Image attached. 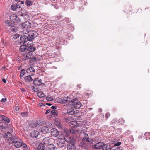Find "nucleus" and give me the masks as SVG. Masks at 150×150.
<instances>
[{"label":"nucleus","instance_id":"f257e3e1","mask_svg":"<svg viewBox=\"0 0 150 150\" xmlns=\"http://www.w3.org/2000/svg\"><path fill=\"white\" fill-rule=\"evenodd\" d=\"M82 129L81 127L75 129L71 128L70 129V132L71 134L76 136L79 134V137L82 139L83 142H89V141L88 134L84 132H81Z\"/></svg>","mask_w":150,"mask_h":150},{"label":"nucleus","instance_id":"f03ea898","mask_svg":"<svg viewBox=\"0 0 150 150\" xmlns=\"http://www.w3.org/2000/svg\"><path fill=\"white\" fill-rule=\"evenodd\" d=\"M12 143L14 144V146L16 148H19L22 146V140L16 137H14Z\"/></svg>","mask_w":150,"mask_h":150},{"label":"nucleus","instance_id":"7ed1b4c3","mask_svg":"<svg viewBox=\"0 0 150 150\" xmlns=\"http://www.w3.org/2000/svg\"><path fill=\"white\" fill-rule=\"evenodd\" d=\"M38 35L37 32L35 31H30L28 32V35L27 36V40L29 41L34 39Z\"/></svg>","mask_w":150,"mask_h":150},{"label":"nucleus","instance_id":"20e7f679","mask_svg":"<svg viewBox=\"0 0 150 150\" xmlns=\"http://www.w3.org/2000/svg\"><path fill=\"white\" fill-rule=\"evenodd\" d=\"M27 44V49L28 51L33 52L35 50V47L33 46V42L31 41H29Z\"/></svg>","mask_w":150,"mask_h":150},{"label":"nucleus","instance_id":"39448f33","mask_svg":"<svg viewBox=\"0 0 150 150\" xmlns=\"http://www.w3.org/2000/svg\"><path fill=\"white\" fill-rule=\"evenodd\" d=\"M45 124L46 122L45 121L42 120H38L36 121L35 123H34L32 126V127H39L42 125H44Z\"/></svg>","mask_w":150,"mask_h":150},{"label":"nucleus","instance_id":"423d86ee","mask_svg":"<svg viewBox=\"0 0 150 150\" xmlns=\"http://www.w3.org/2000/svg\"><path fill=\"white\" fill-rule=\"evenodd\" d=\"M103 145V143L102 142H98L94 145H92L93 148L96 149H102V146Z\"/></svg>","mask_w":150,"mask_h":150},{"label":"nucleus","instance_id":"0eeeda50","mask_svg":"<svg viewBox=\"0 0 150 150\" xmlns=\"http://www.w3.org/2000/svg\"><path fill=\"white\" fill-rule=\"evenodd\" d=\"M25 44L24 45H21L20 47V50L22 55H25L26 53L27 50V45Z\"/></svg>","mask_w":150,"mask_h":150},{"label":"nucleus","instance_id":"6e6552de","mask_svg":"<svg viewBox=\"0 0 150 150\" xmlns=\"http://www.w3.org/2000/svg\"><path fill=\"white\" fill-rule=\"evenodd\" d=\"M10 19L13 22H19L20 20L16 14H13L10 16Z\"/></svg>","mask_w":150,"mask_h":150},{"label":"nucleus","instance_id":"1a4fd4ad","mask_svg":"<svg viewBox=\"0 0 150 150\" xmlns=\"http://www.w3.org/2000/svg\"><path fill=\"white\" fill-rule=\"evenodd\" d=\"M64 139L62 138H59L57 141V145L60 148L63 147L64 144Z\"/></svg>","mask_w":150,"mask_h":150},{"label":"nucleus","instance_id":"9d476101","mask_svg":"<svg viewBox=\"0 0 150 150\" xmlns=\"http://www.w3.org/2000/svg\"><path fill=\"white\" fill-rule=\"evenodd\" d=\"M40 131L43 134H46L48 133L49 129L46 126H43L40 128L39 129Z\"/></svg>","mask_w":150,"mask_h":150},{"label":"nucleus","instance_id":"9b49d317","mask_svg":"<svg viewBox=\"0 0 150 150\" xmlns=\"http://www.w3.org/2000/svg\"><path fill=\"white\" fill-rule=\"evenodd\" d=\"M51 135L52 136L57 137L59 134V132L58 130L55 128H53L51 130Z\"/></svg>","mask_w":150,"mask_h":150},{"label":"nucleus","instance_id":"f8f14e48","mask_svg":"<svg viewBox=\"0 0 150 150\" xmlns=\"http://www.w3.org/2000/svg\"><path fill=\"white\" fill-rule=\"evenodd\" d=\"M20 39L21 41L22 42H24L25 45L26 44V43H27V42H29V40H27V37L24 35H21Z\"/></svg>","mask_w":150,"mask_h":150},{"label":"nucleus","instance_id":"ddd939ff","mask_svg":"<svg viewBox=\"0 0 150 150\" xmlns=\"http://www.w3.org/2000/svg\"><path fill=\"white\" fill-rule=\"evenodd\" d=\"M4 137L8 141H11L13 139V136L11 133L7 132L5 134Z\"/></svg>","mask_w":150,"mask_h":150},{"label":"nucleus","instance_id":"4468645a","mask_svg":"<svg viewBox=\"0 0 150 150\" xmlns=\"http://www.w3.org/2000/svg\"><path fill=\"white\" fill-rule=\"evenodd\" d=\"M62 130L63 132V134L64 135H65L66 137H67L69 136L70 133V129L69 130L65 127H63L62 129Z\"/></svg>","mask_w":150,"mask_h":150},{"label":"nucleus","instance_id":"2eb2a0df","mask_svg":"<svg viewBox=\"0 0 150 150\" xmlns=\"http://www.w3.org/2000/svg\"><path fill=\"white\" fill-rule=\"evenodd\" d=\"M22 26L23 28H29L31 26V23L29 21H26L22 24Z\"/></svg>","mask_w":150,"mask_h":150},{"label":"nucleus","instance_id":"dca6fc26","mask_svg":"<svg viewBox=\"0 0 150 150\" xmlns=\"http://www.w3.org/2000/svg\"><path fill=\"white\" fill-rule=\"evenodd\" d=\"M33 83L34 85L37 86L40 85L42 84L41 79L38 78H37L34 79Z\"/></svg>","mask_w":150,"mask_h":150},{"label":"nucleus","instance_id":"f3484780","mask_svg":"<svg viewBox=\"0 0 150 150\" xmlns=\"http://www.w3.org/2000/svg\"><path fill=\"white\" fill-rule=\"evenodd\" d=\"M67 148L68 150H75L76 149L75 144H68Z\"/></svg>","mask_w":150,"mask_h":150},{"label":"nucleus","instance_id":"a211bd4d","mask_svg":"<svg viewBox=\"0 0 150 150\" xmlns=\"http://www.w3.org/2000/svg\"><path fill=\"white\" fill-rule=\"evenodd\" d=\"M42 142L45 144H48L51 142V139L49 137H46L43 139Z\"/></svg>","mask_w":150,"mask_h":150},{"label":"nucleus","instance_id":"6ab92c4d","mask_svg":"<svg viewBox=\"0 0 150 150\" xmlns=\"http://www.w3.org/2000/svg\"><path fill=\"white\" fill-rule=\"evenodd\" d=\"M55 124L56 126L59 128H62V126L61 124L60 121L59 119H56L55 120Z\"/></svg>","mask_w":150,"mask_h":150},{"label":"nucleus","instance_id":"aec40b11","mask_svg":"<svg viewBox=\"0 0 150 150\" xmlns=\"http://www.w3.org/2000/svg\"><path fill=\"white\" fill-rule=\"evenodd\" d=\"M31 136L33 137L37 138L39 134V132L37 131H34L31 133Z\"/></svg>","mask_w":150,"mask_h":150},{"label":"nucleus","instance_id":"412c9836","mask_svg":"<svg viewBox=\"0 0 150 150\" xmlns=\"http://www.w3.org/2000/svg\"><path fill=\"white\" fill-rule=\"evenodd\" d=\"M72 105L74 107L76 108H79L81 106V104L80 102L76 101L75 103H73Z\"/></svg>","mask_w":150,"mask_h":150},{"label":"nucleus","instance_id":"4be33fe9","mask_svg":"<svg viewBox=\"0 0 150 150\" xmlns=\"http://www.w3.org/2000/svg\"><path fill=\"white\" fill-rule=\"evenodd\" d=\"M35 69L33 67H30L28 68L26 70L27 73H30L32 75H33V72L34 73L35 72Z\"/></svg>","mask_w":150,"mask_h":150},{"label":"nucleus","instance_id":"5701e85b","mask_svg":"<svg viewBox=\"0 0 150 150\" xmlns=\"http://www.w3.org/2000/svg\"><path fill=\"white\" fill-rule=\"evenodd\" d=\"M33 79L30 75L26 76L24 77V80L27 82H30L33 81Z\"/></svg>","mask_w":150,"mask_h":150},{"label":"nucleus","instance_id":"b1692460","mask_svg":"<svg viewBox=\"0 0 150 150\" xmlns=\"http://www.w3.org/2000/svg\"><path fill=\"white\" fill-rule=\"evenodd\" d=\"M48 150H57V148L53 144H50L48 146Z\"/></svg>","mask_w":150,"mask_h":150},{"label":"nucleus","instance_id":"393cba45","mask_svg":"<svg viewBox=\"0 0 150 150\" xmlns=\"http://www.w3.org/2000/svg\"><path fill=\"white\" fill-rule=\"evenodd\" d=\"M110 147L109 145L105 144L103 143V145L102 146V149L103 150H110Z\"/></svg>","mask_w":150,"mask_h":150},{"label":"nucleus","instance_id":"a878e982","mask_svg":"<svg viewBox=\"0 0 150 150\" xmlns=\"http://www.w3.org/2000/svg\"><path fill=\"white\" fill-rule=\"evenodd\" d=\"M33 52H28L27 53V54L26 55V59H30V58L32 57V56L33 55Z\"/></svg>","mask_w":150,"mask_h":150},{"label":"nucleus","instance_id":"bb28decb","mask_svg":"<svg viewBox=\"0 0 150 150\" xmlns=\"http://www.w3.org/2000/svg\"><path fill=\"white\" fill-rule=\"evenodd\" d=\"M79 125L78 123L76 121H72L70 123V126L72 127H76Z\"/></svg>","mask_w":150,"mask_h":150},{"label":"nucleus","instance_id":"cd10ccee","mask_svg":"<svg viewBox=\"0 0 150 150\" xmlns=\"http://www.w3.org/2000/svg\"><path fill=\"white\" fill-rule=\"evenodd\" d=\"M38 148L40 150H44L45 149V147L42 143H40L38 145Z\"/></svg>","mask_w":150,"mask_h":150},{"label":"nucleus","instance_id":"c85d7f7f","mask_svg":"<svg viewBox=\"0 0 150 150\" xmlns=\"http://www.w3.org/2000/svg\"><path fill=\"white\" fill-rule=\"evenodd\" d=\"M37 96L41 98L44 97L45 95L42 91H40L37 93Z\"/></svg>","mask_w":150,"mask_h":150},{"label":"nucleus","instance_id":"c756f323","mask_svg":"<svg viewBox=\"0 0 150 150\" xmlns=\"http://www.w3.org/2000/svg\"><path fill=\"white\" fill-rule=\"evenodd\" d=\"M33 4V2L30 0H26L25 2V4L27 6H31Z\"/></svg>","mask_w":150,"mask_h":150},{"label":"nucleus","instance_id":"7c9ffc66","mask_svg":"<svg viewBox=\"0 0 150 150\" xmlns=\"http://www.w3.org/2000/svg\"><path fill=\"white\" fill-rule=\"evenodd\" d=\"M145 139L146 140L150 139V133L149 132H146L145 133Z\"/></svg>","mask_w":150,"mask_h":150},{"label":"nucleus","instance_id":"2f4dec72","mask_svg":"<svg viewBox=\"0 0 150 150\" xmlns=\"http://www.w3.org/2000/svg\"><path fill=\"white\" fill-rule=\"evenodd\" d=\"M5 22L6 25L9 26L10 27H11V26H12L13 25V24L9 21H5Z\"/></svg>","mask_w":150,"mask_h":150},{"label":"nucleus","instance_id":"473e14b6","mask_svg":"<svg viewBox=\"0 0 150 150\" xmlns=\"http://www.w3.org/2000/svg\"><path fill=\"white\" fill-rule=\"evenodd\" d=\"M74 111L73 109H70L69 110H67V113L69 115H73L74 113Z\"/></svg>","mask_w":150,"mask_h":150},{"label":"nucleus","instance_id":"72a5a7b5","mask_svg":"<svg viewBox=\"0 0 150 150\" xmlns=\"http://www.w3.org/2000/svg\"><path fill=\"white\" fill-rule=\"evenodd\" d=\"M2 116L3 120L4 121L6 122L9 123L10 122V120L9 118L4 115Z\"/></svg>","mask_w":150,"mask_h":150},{"label":"nucleus","instance_id":"f704fd0d","mask_svg":"<svg viewBox=\"0 0 150 150\" xmlns=\"http://www.w3.org/2000/svg\"><path fill=\"white\" fill-rule=\"evenodd\" d=\"M68 144H75L74 139L73 137H70L69 140Z\"/></svg>","mask_w":150,"mask_h":150},{"label":"nucleus","instance_id":"c9c22d12","mask_svg":"<svg viewBox=\"0 0 150 150\" xmlns=\"http://www.w3.org/2000/svg\"><path fill=\"white\" fill-rule=\"evenodd\" d=\"M25 69H22L20 75V77L21 78L23 77V76L25 74Z\"/></svg>","mask_w":150,"mask_h":150},{"label":"nucleus","instance_id":"e433bc0d","mask_svg":"<svg viewBox=\"0 0 150 150\" xmlns=\"http://www.w3.org/2000/svg\"><path fill=\"white\" fill-rule=\"evenodd\" d=\"M51 114L54 115H58V113L57 111L56 110H53L51 111Z\"/></svg>","mask_w":150,"mask_h":150},{"label":"nucleus","instance_id":"4c0bfd02","mask_svg":"<svg viewBox=\"0 0 150 150\" xmlns=\"http://www.w3.org/2000/svg\"><path fill=\"white\" fill-rule=\"evenodd\" d=\"M119 124L123 125L124 123V121L123 119L121 118L119 120Z\"/></svg>","mask_w":150,"mask_h":150},{"label":"nucleus","instance_id":"58836bf2","mask_svg":"<svg viewBox=\"0 0 150 150\" xmlns=\"http://www.w3.org/2000/svg\"><path fill=\"white\" fill-rule=\"evenodd\" d=\"M23 148H24L25 149H28V146L27 145L24 143H23L22 141V146Z\"/></svg>","mask_w":150,"mask_h":150},{"label":"nucleus","instance_id":"ea45409f","mask_svg":"<svg viewBox=\"0 0 150 150\" xmlns=\"http://www.w3.org/2000/svg\"><path fill=\"white\" fill-rule=\"evenodd\" d=\"M28 115L27 112H22L21 114V115L23 117H26Z\"/></svg>","mask_w":150,"mask_h":150},{"label":"nucleus","instance_id":"a19ab883","mask_svg":"<svg viewBox=\"0 0 150 150\" xmlns=\"http://www.w3.org/2000/svg\"><path fill=\"white\" fill-rule=\"evenodd\" d=\"M11 8L12 10L14 11H15L16 9V6L13 5H12L11 6Z\"/></svg>","mask_w":150,"mask_h":150},{"label":"nucleus","instance_id":"79ce46f5","mask_svg":"<svg viewBox=\"0 0 150 150\" xmlns=\"http://www.w3.org/2000/svg\"><path fill=\"white\" fill-rule=\"evenodd\" d=\"M46 99L47 100L50 101H52L53 100V99L51 97H49L47 96L46 98Z\"/></svg>","mask_w":150,"mask_h":150},{"label":"nucleus","instance_id":"37998d69","mask_svg":"<svg viewBox=\"0 0 150 150\" xmlns=\"http://www.w3.org/2000/svg\"><path fill=\"white\" fill-rule=\"evenodd\" d=\"M10 28H11V31L13 32L15 31V27L13 26V25L12 26H11Z\"/></svg>","mask_w":150,"mask_h":150},{"label":"nucleus","instance_id":"c03bdc74","mask_svg":"<svg viewBox=\"0 0 150 150\" xmlns=\"http://www.w3.org/2000/svg\"><path fill=\"white\" fill-rule=\"evenodd\" d=\"M121 144V142H118L114 144V146L115 147L116 146H120Z\"/></svg>","mask_w":150,"mask_h":150},{"label":"nucleus","instance_id":"a18cd8bd","mask_svg":"<svg viewBox=\"0 0 150 150\" xmlns=\"http://www.w3.org/2000/svg\"><path fill=\"white\" fill-rule=\"evenodd\" d=\"M7 101V99L6 98H2L1 99V102H5Z\"/></svg>","mask_w":150,"mask_h":150},{"label":"nucleus","instance_id":"49530a36","mask_svg":"<svg viewBox=\"0 0 150 150\" xmlns=\"http://www.w3.org/2000/svg\"><path fill=\"white\" fill-rule=\"evenodd\" d=\"M117 147L115 148V146L112 147V148H110V150H117Z\"/></svg>","mask_w":150,"mask_h":150},{"label":"nucleus","instance_id":"de8ad7c7","mask_svg":"<svg viewBox=\"0 0 150 150\" xmlns=\"http://www.w3.org/2000/svg\"><path fill=\"white\" fill-rule=\"evenodd\" d=\"M76 101H77V100H76V99H72V100L71 101V102L73 103H75L76 102Z\"/></svg>","mask_w":150,"mask_h":150},{"label":"nucleus","instance_id":"09e8293b","mask_svg":"<svg viewBox=\"0 0 150 150\" xmlns=\"http://www.w3.org/2000/svg\"><path fill=\"white\" fill-rule=\"evenodd\" d=\"M51 110L49 109V110H47L46 111L45 114H47L49 113L50 112H51Z\"/></svg>","mask_w":150,"mask_h":150},{"label":"nucleus","instance_id":"8fccbe9b","mask_svg":"<svg viewBox=\"0 0 150 150\" xmlns=\"http://www.w3.org/2000/svg\"><path fill=\"white\" fill-rule=\"evenodd\" d=\"M110 114L109 113H106L105 115L106 117L107 118H108L110 116Z\"/></svg>","mask_w":150,"mask_h":150},{"label":"nucleus","instance_id":"3c124183","mask_svg":"<svg viewBox=\"0 0 150 150\" xmlns=\"http://www.w3.org/2000/svg\"><path fill=\"white\" fill-rule=\"evenodd\" d=\"M51 108L52 109L54 110L56 109V106H52L51 107Z\"/></svg>","mask_w":150,"mask_h":150},{"label":"nucleus","instance_id":"603ef678","mask_svg":"<svg viewBox=\"0 0 150 150\" xmlns=\"http://www.w3.org/2000/svg\"><path fill=\"white\" fill-rule=\"evenodd\" d=\"M32 89L33 90V91H34L35 92L37 91L38 90V89H37L36 88L35 89V88L34 87H33V88Z\"/></svg>","mask_w":150,"mask_h":150},{"label":"nucleus","instance_id":"864d4df0","mask_svg":"<svg viewBox=\"0 0 150 150\" xmlns=\"http://www.w3.org/2000/svg\"><path fill=\"white\" fill-rule=\"evenodd\" d=\"M117 150H123L122 148H120L119 147H117Z\"/></svg>","mask_w":150,"mask_h":150},{"label":"nucleus","instance_id":"5fc2aeb1","mask_svg":"<svg viewBox=\"0 0 150 150\" xmlns=\"http://www.w3.org/2000/svg\"><path fill=\"white\" fill-rule=\"evenodd\" d=\"M2 81L4 83H6V80L4 79H3Z\"/></svg>","mask_w":150,"mask_h":150},{"label":"nucleus","instance_id":"6e6d98bb","mask_svg":"<svg viewBox=\"0 0 150 150\" xmlns=\"http://www.w3.org/2000/svg\"><path fill=\"white\" fill-rule=\"evenodd\" d=\"M46 104L47 105H48L49 106H51L52 105V104H50V103H46Z\"/></svg>","mask_w":150,"mask_h":150},{"label":"nucleus","instance_id":"4d7b16f0","mask_svg":"<svg viewBox=\"0 0 150 150\" xmlns=\"http://www.w3.org/2000/svg\"><path fill=\"white\" fill-rule=\"evenodd\" d=\"M16 111H18L19 110V108H16Z\"/></svg>","mask_w":150,"mask_h":150},{"label":"nucleus","instance_id":"13d9d810","mask_svg":"<svg viewBox=\"0 0 150 150\" xmlns=\"http://www.w3.org/2000/svg\"><path fill=\"white\" fill-rule=\"evenodd\" d=\"M5 68V67L4 66L2 68V69H4Z\"/></svg>","mask_w":150,"mask_h":150},{"label":"nucleus","instance_id":"bf43d9fd","mask_svg":"<svg viewBox=\"0 0 150 150\" xmlns=\"http://www.w3.org/2000/svg\"><path fill=\"white\" fill-rule=\"evenodd\" d=\"M88 109H90V110H92V108H89Z\"/></svg>","mask_w":150,"mask_h":150},{"label":"nucleus","instance_id":"052dcab7","mask_svg":"<svg viewBox=\"0 0 150 150\" xmlns=\"http://www.w3.org/2000/svg\"><path fill=\"white\" fill-rule=\"evenodd\" d=\"M99 111H100V112H101V111H102L101 109H99Z\"/></svg>","mask_w":150,"mask_h":150},{"label":"nucleus","instance_id":"680f3d73","mask_svg":"<svg viewBox=\"0 0 150 150\" xmlns=\"http://www.w3.org/2000/svg\"><path fill=\"white\" fill-rule=\"evenodd\" d=\"M16 35H15V36H14V38H17V37H16Z\"/></svg>","mask_w":150,"mask_h":150},{"label":"nucleus","instance_id":"e2e57ef3","mask_svg":"<svg viewBox=\"0 0 150 150\" xmlns=\"http://www.w3.org/2000/svg\"><path fill=\"white\" fill-rule=\"evenodd\" d=\"M24 3V2H22V4H23V3Z\"/></svg>","mask_w":150,"mask_h":150},{"label":"nucleus","instance_id":"0e129e2a","mask_svg":"<svg viewBox=\"0 0 150 150\" xmlns=\"http://www.w3.org/2000/svg\"><path fill=\"white\" fill-rule=\"evenodd\" d=\"M17 36V37H18V35H17V36Z\"/></svg>","mask_w":150,"mask_h":150}]
</instances>
